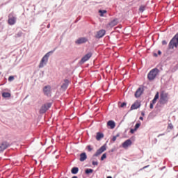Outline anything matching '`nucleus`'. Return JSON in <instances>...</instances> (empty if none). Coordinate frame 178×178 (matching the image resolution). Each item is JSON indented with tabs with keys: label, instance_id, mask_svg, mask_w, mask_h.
Here are the masks:
<instances>
[{
	"label": "nucleus",
	"instance_id": "obj_3",
	"mask_svg": "<svg viewBox=\"0 0 178 178\" xmlns=\"http://www.w3.org/2000/svg\"><path fill=\"white\" fill-rule=\"evenodd\" d=\"M51 53H52V52L51 51L48 52L47 54H46L44 56V57L42 58V60L40 63L39 68H43L45 66V65H47Z\"/></svg>",
	"mask_w": 178,
	"mask_h": 178
},
{
	"label": "nucleus",
	"instance_id": "obj_30",
	"mask_svg": "<svg viewBox=\"0 0 178 178\" xmlns=\"http://www.w3.org/2000/svg\"><path fill=\"white\" fill-rule=\"evenodd\" d=\"M87 149L88 152H92L93 150V148L90 145L87 146Z\"/></svg>",
	"mask_w": 178,
	"mask_h": 178
},
{
	"label": "nucleus",
	"instance_id": "obj_43",
	"mask_svg": "<svg viewBox=\"0 0 178 178\" xmlns=\"http://www.w3.org/2000/svg\"><path fill=\"white\" fill-rule=\"evenodd\" d=\"M164 135H165L164 134H160V135L159 136V137L161 136H164Z\"/></svg>",
	"mask_w": 178,
	"mask_h": 178
},
{
	"label": "nucleus",
	"instance_id": "obj_5",
	"mask_svg": "<svg viewBox=\"0 0 178 178\" xmlns=\"http://www.w3.org/2000/svg\"><path fill=\"white\" fill-rule=\"evenodd\" d=\"M51 107V103H47L42 106L41 108L40 109V113L44 114L48 111L49 108Z\"/></svg>",
	"mask_w": 178,
	"mask_h": 178
},
{
	"label": "nucleus",
	"instance_id": "obj_41",
	"mask_svg": "<svg viewBox=\"0 0 178 178\" xmlns=\"http://www.w3.org/2000/svg\"><path fill=\"white\" fill-rule=\"evenodd\" d=\"M72 178H78L77 176H73Z\"/></svg>",
	"mask_w": 178,
	"mask_h": 178
},
{
	"label": "nucleus",
	"instance_id": "obj_34",
	"mask_svg": "<svg viewBox=\"0 0 178 178\" xmlns=\"http://www.w3.org/2000/svg\"><path fill=\"white\" fill-rule=\"evenodd\" d=\"M92 164L93 165H98V162H97V161H92Z\"/></svg>",
	"mask_w": 178,
	"mask_h": 178
},
{
	"label": "nucleus",
	"instance_id": "obj_8",
	"mask_svg": "<svg viewBox=\"0 0 178 178\" xmlns=\"http://www.w3.org/2000/svg\"><path fill=\"white\" fill-rule=\"evenodd\" d=\"M106 150V145H103L102 147H101L97 152L96 153L94 154L95 156H98L99 155H101L103 152H104Z\"/></svg>",
	"mask_w": 178,
	"mask_h": 178
},
{
	"label": "nucleus",
	"instance_id": "obj_27",
	"mask_svg": "<svg viewBox=\"0 0 178 178\" xmlns=\"http://www.w3.org/2000/svg\"><path fill=\"white\" fill-rule=\"evenodd\" d=\"M14 79H15V78H14L13 76H10L8 77V81H9V82H11V81H14Z\"/></svg>",
	"mask_w": 178,
	"mask_h": 178
},
{
	"label": "nucleus",
	"instance_id": "obj_14",
	"mask_svg": "<svg viewBox=\"0 0 178 178\" xmlns=\"http://www.w3.org/2000/svg\"><path fill=\"white\" fill-rule=\"evenodd\" d=\"M107 126L110 127L111 129H113L116 127V124L115 121L111 120V121H108Z\"/></svg>",
	"mask_w": 178,
	"mask_h": 178
},
{
	"label": "nucleus",
	"instance_id": "obj_13",
	"mask_svg": "<svg viewBox=\"0 0 178 178\" xmlns=\"http://www.w3.org/2000/svg\"><path fill=\"white\" fill-rule=\"evenodd\" d=\"M8 147H9V144L6 142H3L2 144H0V152L5 150Z\"/></svg>",
	"mask_w": 178,
	"mask_h": 178
},
{
	"label": "nucleus",
	"instance_id": "obj_46",
	"mask_svg": "<svg viewBox=\"0 0 178 178\" xmlns=\"http://www.w3.org/2000/svg\"><path fill=\"white\" fill-rule=\"evenodd\" d=\"M47 28H50V24H49V25L47 26Z\"/></svg>",
	"mask_w": 178,
	"mask_h": 178
},
{
	"label": "nucleus",
	"instance_id": "obj_49",
	"mask_svg": "<svg viewBox=\"0 0 178 178\" xmlns=\"http://www.w3.org/2000/svg\"><path fill=\"white\" fill-rule=\"evenodd\" d=\"M65 178H67V177H65Z\"/></svg>",
	"mask_w": 178,
	"mask_h": 178
},
{
	"label": "nucleus",
	"instance_id": "obj_33",
	"mask_svg": "<svg viewBox=\"0 0 178 178\" xmlns=\"http://www.w3.org/2000/svg\"><path fill=\"white\" fill-rule=\"evenodd\" d=\"M140 124H136V125H135V129H136V131L140 127Z\"/></svg>",
	"mask_w": 178,
	"mask_h": 178
},
{
	"label": "nucleus",
	"instance_id": "obj_24",
	"mask_svg": "<svg viewBox=\"0 0 178 178\" xmlns=\"http://www.w3.org/2000/svg\"><path fill=\"white\" fill-rule=\"evenodd\" d=\"M85 172H86V174L92 173V172H93V170H92V169H86V170H85Z\"/></svg>",
	"mask_w": 178,
	"mask_h": 178
},
{
	"label": "nucleus",
	"instance_id": "obj_16",
	"mask_svg": "<svg viewBox=\"0 0 178 178\" xmlns=\"http://www.w3.org/2000/svg\"><path fill=\"white\" fill-rule=\"evenodd\" d=\"M130 145H131V140H126L125 142L123 143L122 147L127 148Z\"/></svg>",
	"mask_w": 178,
	"mask_h": 178
},
{
	"label": "nucleus",
	"instance_id": "obj_4",
	"mask_svg": "<svg viewBox=\"0 0 178 178\" xmlns=\"http://www.w3.org/2000/svg\"><path fill=\"white\" fill-rule=\"evenodd\" d=\"M178 46V35H176L170 41L169 44V47L173 49L175 47H177Z\"/></svg>",
	"mask_w": 178,
	"mask_h": 178
},
{
	"label": "nucleus",
	"instance_id": "obj_17",
	"mask_svg": "<svg viewBox=\"0 0 178 178\" xmlns=\"http://www.w3.org/2000/svg\"><path fill=\"white\" fill-rule=\"evenodd\" d=\"M68 84H69V80L68 79L64 80V83L61 85V88L63 90H66L68 87Z\"/></svg>",
	"mask_w": 178,
	"mask_h": 178
},
{
	"label": "nucleus",
	"instance_id": "obj_18",
	"mask_svg": "<svg viewBox=\"0 0 178 178\" xmlns=\"http://www.w3.org/2000/svg\"><path fill=\"white\" fill-rule=\"evenodd\" d=\"M87 41H88V40L86 38H81L76 41V44H83V43L86 42Z\"/></svg>",
	"mask_w": 178,
	"mask_h": 178
},
{
	"label": "nucleus",
	"instance_id": "obj_36",
	"mask_svg": "<svg viewBox=\"0 0 178 178\" xmlns=\"http://www.w3.org/2000/svg\"><path fill=\"white\" fill-rule=\"evenodd\" d=\"M136 131V129L134 128V129H131L130 133L134 134Z\"/></svg>",
	"mask_w": 178,
	"mask_h": 178
},
{
	"label": "nucleus",
	"instance_id": "obj_39",
	"mask_svg": "<svg viewBox=\"0 0 178 178\" xmlns=\"http://www.w3.org/2000/svg\"><path fill=\"white\" fill-rule=\"evenodd\" d=\"M158 54H159V55H161V51H158Z\"/></svg>",
	"mask_w": 178,
	"mask_h": 178
},
{
	"label": "nucleus",
	"instance_id": "obj_48",
	"mask_svg": "<svg viewBox=\"0 0 178 178\" xmlns=\"http://www.w3.org/2000/svg\"><path fill=\"white\" fill-rule=\"evenodd\" d=\"M2 74V72H0V75Z\"/></svg>",
	"mask_w": 178,
	"mask_h": 178
},
{
	"label": "nucleus",
	"instance_id": "obj_12",
	"mask_svg": "<svg viewBox=\"0 0 178 178\" xmlns=\"http://www.w3.org/2000/svg\"><path fill=\"white\" fill-rule=\"evenodd\" d=\"M140 103L138 101L135 102L131 106V110H136L140 108Z\"/></svg>",
	"mask_w": 178,
	"mask_h": 178
},
{
	"label": "nucleus",
	"instance_id": "obj_23",
	"mask_svg": "<svg viewBox=\"0 0 178 178\" xmlns=\"http://www.w3.org/2000/svg\"><path fill=\"white\" fill-rule=\"evenodd\" d=\"M99 13H100V16L101 17H104V14H106V13H107V11L106 10H99Z\"/></svg>",
	"mask_w": 178,
	"mask_h": 178
},
{
	"label": "nucleus",
	"instance_id": "obj_45",
	"mask_svg": "<svg viewBox=\"0 0 178 178\" xmlns=\"http://www.w3.org/2000/svg\"><path fill=\"white\" fill-rule=\"evenodd\" d=\"M149 165H147V166H145L144 168H143V169H145V168H147Z\"/></svg>",
	"mask_w": 178,
	"mask_h": 178
},
{
	"label": "nucleus",
	"instance_id": "obj_1",
	"mask_svg": "<svg viewBox=\"0 0 178 178\" xmlns=\"http://www.w3.org/2000/svg\"><path fill=\"white\" fill-rule=\"evenodd\" d=\"M160 72L158 68H154L152 69L147 75V79L149 81H154L159 73Z\"/></svg>",
	"mask_w": 178,
	"mask_h": 178
},
{
	"label": "nucleus",
	"instance_id": "obj_10",
	"mask_svg": "<svg viewBox=\"0 0 178 178\" xmlns=\"http://www.w3.org/2000/svg\"><path fill=\"white\" fill-rule=\"evenodd\" d=\"M144 90L143 88H138L136 92H135V97L138 98L141 96V95L143 93Z\"/></svg>",
	"mask_w": 178,
	"mask_h": 178
},
{
	"label": "nucleus",
	"instance_id": "obj_32",
	"mask_svg": "<svg viewBox=\"0 0 178 178\" xmlns=\"http://www.w3.org/2000/svg\"><path fill=\"white\" fill-rule=\"evenodd\" d=\"M127 105V104L126 102H122L120 105L121 108H124V106H126Z\"/></svg>",
	"mask_w": 178,
	"mask_h": 178
},
{
	"label": "nucleus",
	"instance_id": "obj_42",
	"mask_svg": "<svg viewBox=\"0 0 178 178\" xmlns=\"http://www.w3.org/2000/svg\"><path fill=\"white\" fill-rule=\"evenodd\" d=\"M140 120H143V117H140Z\"/></svg>",
	"mask_w": 178,
	"mask_h": 178
},
{
	"label": "nucleus",
	"instance_id": "obj_7",
	"mask_svg": "<svg viewBox=\"0 0 178 178\" xmlns=\"http://www.w3.org/2000/svg\"><path fill=\"white\" fill-rule=\"evenodd\" d=\"M92 54L89 52L87 54H86L81 60V62L82 63H85V62H87V60H89V59H90V58H92Z\"/></svg>",
	"mask_w": 178,
	"mask_h": 178
},
{
	"label": "nucleus",
	"instance_id": "obj_35",
	"mask_svg": "<svg viewBox=\"0 0 178 178\" xmlns=\"http://www.w3.org/2000/svg\"><path fill=\"white\" fill-rule=\"evenodd\" d=\"M156 100L157 99L154 98V99L152 100V102L151 103L154 105L156 103Z\"/></svg>",
	"mask_w": 178,
	"mask_h": 178
},
{
	"label": "nucleus",
	"instance_id": "obj_31",
	"mask_svg": "<svg viewBox=\"0 0 178 178\" xmlns=\"http://www.w3.org/2000/svg\"><path fill=\"white\" fill-rule=\"evenodd\" d=\"M118 137H119V135H117L116 136H113L112 138L113 142H115L117 140Z\"/></svg>",
	"mask_w": 178,
	"mask_h": 178
},
{
	"label": "nucleus",
	"instance_id": "obj_40",
	"mask_svg": "<svg viewBox=\"0 0 178 178\" xmlns=\"http://www.w3.org/2000/svg\"><path fill=\"white\" fill-rule=\"evenodd\" d=\"M141 115H142L143 116H144V115H145L144 112H142V113H141Z\"/></svg>",
	"mask_w": 178,
	"mask_h": 178
},
{
	"label": "nucleus",
	"instance_id": "obj_9",
	"mask_svg": "<svg viewBox=\"0 0 178 178\" xmlns=\"http://www.w3.org/2000/svg\"><path fill=\"white\" fill-rule=\"evenodd\" d=\"M106 33V30H104V29L100 30L98 32H97L95 38H101L105 35Z\"/></svg>",
	"mask_w": 178,
	"mask_h": 178
},
{
	"label": "nucleus",
	"instance_id": "obj_21",
	"mask_svg": "<svg viewBox=\"0 0 178 178\" xmlns=\"http://www.w3.org/2000/svg\"><path fill=\"white\" fill-rule=\"evenodd\" d=\"M11 96L10 92H4L2 93V97L4 98H10Z\"/></svg>",
	"mask_w": 178,
	"mask_h": 178
},
{
	"label": "nucleus",
	"instance_id": "obj_22",
	"mask_svg": "<svg viewBox=\"0 0 178 178\" xmlns=\"http://www.w3.org/2000/svg\"><path fill=\"white\" fill-rule=\"evenodd\" d=\"M78 172H79V168H77V167H74L71 170V172L72 174H76V173H78Z\"/></svg>",
	"mask_w": 178,
	"mask_h": 178
},
{
	"label": "nucleus",
	"instance_id": "obj_25",
	"mask_svg": "<svg viewBox=\"0 0 178 178\" xmlns=\"http://www.w3.org/2000/svg\"><path fill=\"white\" fill-rule=\"evenodd\" d=\"M145 9V7L144 6H141L139 8V11L143 13Z\"/></svg>",
	"mask_w": 178,
	"mask_h": 178
},
{
	"label": "nucleus",
	"instance_id": "obj_37",
	"mask_svg": "<svg viewBox=\"0 0 178 178\" xmlns=\"http://www.w3.org/2000/svg\"><path fill=\"white\" fill-rule=\"evenodd\" d=\"M154 104H150V105H149V108H151V109H153V108H154Z\"/></svg>",
	"mask_w": 178,
	"mask_h": 178
},
{
	"label": "nucleus",
	"instance_id": "obj_19",
	"mask_svg": "<svg viewBox=\"0 0 178 178\" xmlns=\"http://www.w3.org/2000/svg\"><path fill=\"white\" fill-rule=\"evenodd\" d=\"M104 138V135L102 133H97V135H96V140H100L101 139Z\"/></svg>",
	"mask_w": 178,
	"mask_h": 178
},
{
	"label": "nucleus",
	"instance_id": "obj_44",
	"mask_svg": "<svg viewBox=\"0 0 178 178\" xmlns=\"http://www.w3.org/2000/svg\"><path fill=\"white\" fill-rule=\"evenodd\" d=\"M106 178H113L112 177H111V176H108V177H107Z\"/></svg>",
	"mask_w": 178,
	"mask_h": 178
},
{
	"label": "nucleus",
	"instance_id": "obj_15",
	"mask_svg": "<svg viewBox=\"0 0 178 178\" xmlns=\"http://www.w3.org/2000/svg\"><path fill=\"white\" fill-rule=\"evenodd\" d=\"M87 158H88V156H87L86 153L83 152L80 154L79 161L81 162L85 161L87 159Z\"/></svg>",
	"mask_w": 178,
	"mask_h": 178
},
{
	"label": "nucleus",
	"instance_id": "obj_38",
	"mask_svg": "<svg viewBox=\"0 0 178 178\" xmlns=\"http://www.w3.org/2000/svg\"><path fill=\"white\" fill-rule=\"evenodd\" d=\"M162 44H163V45H165V44H167V42H166L165 40H163V41L162 42Z\"/></svg>",
	"mask_w": 178,
	"mask_h": 178
},
{
	"label": "nucleus",
	"instance_id": "obj_11",
	"mask_svg": "<svg viewBox=\"0 0 178 178\" xmlns=\"http://www.w3.org/2000/svg\"><path fill=\"white\" fill-rule=\"evenodd\" d=\"M44 94L47 96H49L51 94V86H46L44 89Z\"/></svg>",
	"mask_w": 178,
	"mask_h": 178
},
{
	"label": "nucleus",
	"instance_id": "obj_47",
	"mask_svg": "<svg viewBox=\"0 0 178 178\" xmlns=\"http://www.w3.org/2000/svg\"><path fill=\"white\" fill-rule=\"evenodd\" d=\"M154 56H157V54H154Z\"/></svg>",
	"mask_w": 178,
	"mask_h": 178
},
{
	"label": "nucleus",
	"instance_id": "obj_6",
	"mask_svg": "<svg viewBox=\"0 0 178 178\" xmlns=\"http://www.w3.org/2000/svg\"><path fill=\"white\" fill-rule=\"evenodd\" d=\"M16 22H17V18L14 16L13 13H10L8 15V24L10 26H13L16 23Z\"/></svg>",
	"mask_w": 178,
	"mask_h": 178
},
{
	"label": "nucleus",
	"instance_id": "obj_20",
	"mask_svg": "<svg viewBox=\"0 0 178 178\" xmlns=\"http://www.w3.org/2000/svg\"><path fill=\"white\" fill-rule=\"evenodd\" d=\"M118 19H113L111 22H110L108 24V25L111 26V27H114L116 25H118Z\"/></svg>",
	"mask_w": 178,
	"mask_h": 178
},
{
	"label": "nucleus",
	"instance_id": "obj_26",
	"mask_svg": "<svg viewBox=\"0 0 178 178\" xmlns=\"http://www.w3.org/2000/svg\"><path fill=\"white\" fill-rule=\"evenodd\" d=\"M106 154L105 153V154H102V157H101V161H104V159H106Z\"/></svg>",
	"mask_w": 178,
	"mask_h": 178
},
{
	"label": "nucleus",
	"instance_id": "obj_29",
	"mask_svg": "<svg viewBox=\"0 0 178 178\" xmlns=\"http://www.w3.org/2000/svg\"><path fill=\"white\" fill-rule=\"evenodd\" d=\"M159 98V92H157L154 99L157 100Z\"/></svg>",
	"mask_w": 178,
	"mask_h": 178
},
{
	"label": "nucleus",
	"instance_id": "obj_28",
	"mask_svg": "<svg viewBox=\"0 0 178 178\" xmlns=\"http://www.w3.org/2000/svg\"><path fill=\"white\" fill-rule=\"evenodd\" d=\"M174 128L172 124H168V129H170V130H172Z\"/></svg>",
	"mask_w": 178,
	"mask_h": 178
},
{
	"label": "nucleus",
	"instance_id": "obj_2",
	"mask_svg": "<svg viewBox=\"0 0 178 178\" xmlns=\"http://www.w3.org/2000/svg\"><path fill=\"white\" fill-rule=\"evenodd\" d=\"M169 100V95L165 91H162L160 95V101L159 103L161 105L166 104Z\"/></svg>",
	"mask_w": 178,
	"mask_h": 178
}]
</instances>
